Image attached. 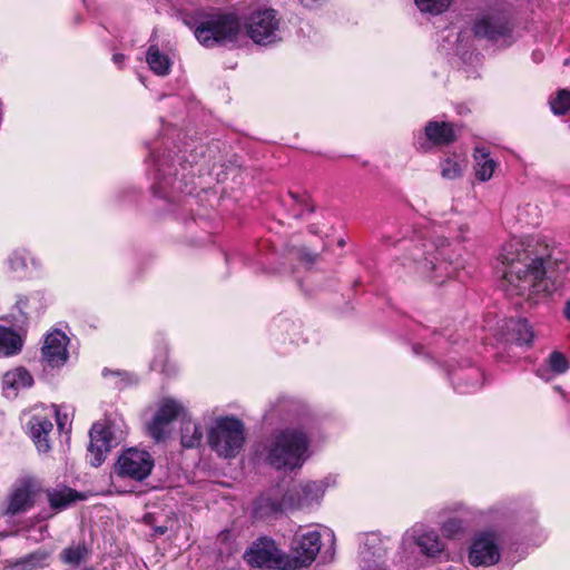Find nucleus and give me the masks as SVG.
Segmentation results:
<instances>
[{
    "label": "nucleus",
    "mask_w": 570,
    "mask_h": 570,
    "mask_svg": "<svg viewBox=\"0 0 570 570\" xmlns=\"http://www.w3.org/2000/svg\"><path fill=\"white\" fill-rule=\"evenodd\" d=\"M550 257L549 247L538 238H512L505 243L499 256L503 265L505 291L510 295L531 298L549 292L546 278V261Z\"/></svg>",
    "instance_id": "nucleus-1"
},
{
    "label": "nucleus",
    "mask_w": 570,
    "mask_h": 570,
    "mask_svg": "<svg viewBox=\"0 0 570 570\" xmlns=\"http://www.w3.org/2000/svg\"><path fill=\"white\" fill-rule=\"evenodd\" d=\"M242 422L234 417H219L208 432L210 446L223 458L236 456L244 445Z\"/></svg>",
    "instance_id": "nucleus-2"
},
{
    "label": "nucleus",
    "mask_w": 570,
    "mask_h": 570,
    "mask_svg": "<svg viewBox=\"0 0 570 570\" xmlns=\"http://www.w3.org/2000/svg\"><path fill=\"white\" fill-rule=\"evenodd\" d=\"M306 448L307 441L303 433L282 432L271 444L268 462L276 469H293L301 463Z\"/></svg>",
    "instance_id": "nucleus-3"
},
{
    "label": "nucleus",
    "mask_w": 570,
    "mask_h": 570,
    "mask_svg": "<svg viewBox=\"0 0 570 570\" xmlns=\"http://www.w3.org/2000/svg\"><path fill=\"white\" fill-rule=\"evenodd\" d=\"M240 32V23L234 14H216L207 18L195 29V37L205 47L233 42Z\"/></svg>",
    "instance_id": "nucleus-4"
},
{
    "label": "nucleus",
    "mask_w": 570,
    "mask_h": 570,
    "mask_svg": "<svg viewBox=\"0 0 570 570\" xmlns=\"http://www.w3.org/2000/svg\"><path fill=\"white\" fill-rule=\"evenodd\" d=\"M53 417L58 428L62 430L63 422L56 405H36L29 411L27 431L39 452L47 453L51 449L50 434L53 430Z\"/></svg>",
    "instance_id": "nucleus-5"
},
{
    "label": "nucleus",
    "mask_w": 570,
    "mask_h": 570,
    "mask_svg": "<svg viewBox=\"0 0 570 570\" xmlns=\"http://www.w3.org/2000/svg\"><path fill=\"white\" fill-rule=\"evenodd\" d=\"M473 31L476 37L502 45H509L512 40V27L509 18L499 11L481 14L474 22Z\"/></svg>",
    "instance_id": "nucleus-6"
},
{
    "label": "nucleus",
    "mask_w": 570,
    "mask_h": 570,
    "mask_svg": "<svg viewBox=\"0 0 570 570\" xmlns=\"http://www.w3.org/2000/svg\"><path fill=\"white\" fill-rule=\"evenodd\" d=\"M153 468L154 459L147 451L130 448L119 455L115 472L121 478L142 481L151 473Z\"/></svg>",
    "instance_id": "nucleus-7"
},
{
    "label": "nucleus",
    "mask_w": 570,
    "mask_h": 570,
    "mask_svg": "<svg viewBox=\"0 0 570 570\" xmlns=\"http://www.w3.org/2000/svg\"><path fill=\"white\" fill-rule=\"evenodd\" d=\"M501 535L495 531H482L472 540L469 562L474 567H491L500 561Z\"/></svg>",
    "instance_id": "nucleus-8"
},
{
    "label": "nucleus",
    "mask_w": 570,
    "mask_h": 570,
    "mask_svg": "<svg viewBox=\"0 0 570 570\" xmlns=\"http://www.w3.org/2000/svg\"><path fill=\"white\" fill-rule=\"evenodd\" d=\"M246 27L248 37L257 45H271L279 39V19L273 9L254 12Z\"/></svg>",
    "instance_id": "nucleus-9"
},
{
    "label": "nucleus",
    "mask_w": 570,
    "mask_h": 570,
    "mask_svg": "<svg viewBox=\"0 0 570 570\" xmlns=\"http://www.w3.org/2000/svg\"><path fill=\"white\" fill-rule=\"evenodd\" d=\"M245 559L255 567L293 570V567L288 566V557L282 556L274 542L267 539L254 542L245 553Z\"/></svg>",
    "instance_id": "nucleus-10"
},
{
    "label": "nucleus",
    "mask_w": 570,
    "mask_h": 570,
    "mask_svg": "<svg viewBox=\"0 0 570 570\" xmlns=\"http://www.w3.org/2000/svg\"><path fill=\"white\" fill-rule=\"evenodd\" d=\"M184 414V406L174 399L160 401L158 410L148 424L149 435L157 442L163 441L168 433V425L179 415Z\"/></svg>",
    "instance_id": "nucleus-11"
},
{
    "label": "nucleus",
    "mask_w": 570,
    "mask_h": 570,
    "mask_svg": "<svg viewBox=\"0 0 570 570\" xmlns=\"http://www.w3.org/2000/svg\"><path fill=\"white\" fill-rule=\"evenodd\" d=\"M321 550V533L317 530L307 531L298 537L293 547V558H288V566L293 570L307 567L317 557Z\"/></svg>",
    "instance_id": "nucleus-12"
},
{
    "label": "nucleus",
    "mask_w": 570,
    "mask_h": 570,
    "mask_svg": "<svg viewBox=\"0 0 570 570\" xmlns=\"http://www.w3.org/2000/svg\"><path fill=\"white\" fill-rule=\"evenodd\" d=\"M403 546L415 543L420 551L430 558H435L444 551V542L434 530H424L422 525H414L407 530L402 539Z\"/></svg>",
    "instance_id": "nucleus-13"
},
{
    "label": "nucleus",
    "mask_w": 570,
    "mask_h": 570,
    "mask_svg": "<svg viewBox=\"0 0 570 570\" xmlns=\"http://www.w3.org/2000/svg\"><path fill=\"white\" fill-rule=\"evenodd\" d=\"M115 443L110 426L107 423H95L90 430V443L88 452L92 466H99L106 458V454L112 449Z\"/></svg>",
    "instance_id": "nucleus-14"
},
{
    "label": "nucleus",
    "mask_w": 570,
    "mask_h": 570,
    "mask_svg": "<svg viewBox=\"0 0 570 570\" xmlns=\"http://www.w3.org/2000/svg\"><path fill=\"white\" fill-rule=\"evenodd\" d=\"M68 342L67 335L59 330L48 333L41 350L43 360L52 367L63 365L68 358Z\"/></svg>",
    "instance_id": "nucleus-15"
},
{
    "label": "nucleus",
    "mask_w": 570,
    "mask_h": 570,
    "mask_svg": "<svg viewBox=\"0 0 570 570\" xmlns=\"http://www.w3.org/2000/svg\"><path fill=\"white\" fill-rule=\"evenodd\" d=\"M425 136L435 145H449L456 139L453 126L444 121H430L425 126Z\"/></svg>",
    "instance_id": "nucleus-16"
},
{
    "label": "nucleus",
    "mask_w": 570,
    "mask_h": 570,
    "mask_svg": "<svg viewBox=\"0 0 570 570\" xmlns=\"http://www.w3.org/2000/svg\"><path fill=\"white\" fill-rule=\"evenodd\" d=\"M47 495L51 509L57 511L67 509L77 500L82 499L78 492L67 487L48 490Z\"/></svg>",
    "instance_id": "nucleus-17"
},
{
    "label": "nucleus",
    "mask_w": 570,
    "mask_h": 570,
    "mask_svg": "<svg viewBox=\"0 0 570 570\" xmlns=\"http://www.w3.org/2000/svg\"><path fill=\"white\" fill-rule=\"evenodd\" d=\"M475 176L481 181L489 180L495 168L497 163L489 157V153L483 147H476L474 151Z\"/></svg>",
    "instance_id": "nucleus-18"
},
{
    "label": "nucleus",
    "mask_w": 570,
    "mask_h": 570,
    "mask_svg": "<svg viewBox=\"0 0 570 570\" xmlns=\"http://www.w3.org/2000/svg\"><path fill=\"white\" fill-rule=\"evenodd\" d=\"M33 505L32 492L28 487L18 488L10 497L7 513L16 515Z\"/></svg>",
    "instance_id": "nucleus-19"
},
{
    "label": "nucleus",
    "mask_w": 570,
    "mask_h": 570,
    "mask_svg": "<svg viewBox=\"0 0 570 570\" xmlns=\"http://www.w3.org/2000/svg\"><path fill=\"white\" fill-rule=\"evenodd\" d=\"M32 376L29 372L23 367H17L11 371H8L3 375L2 384L6 391L13 390L18 391L20 389H26L32 385Z\"/></svg>",
    "instance_id": "nucleus-20"
},
{
    "label": "nucleus",
    "mask_w": 570,
    "mask_h": 570,
    "mask_svg": "<svg viewBox=\"0 0 570 570\" xmlns=\"http://www.w3.org/2000/svg\"><path fill=\"white\" fill-rule=\"evenodd\" d=\"M547 364L548 367H542L537 371L538 376L546 381L551 380V376L549 375L550 372L554 375H560L566 373L569 368V362L567 357L558 351H554L549 355Z\"/></svg>",
    "instance_id": "nucleus-21"
},
{
    "label": "nucleus",
    "mask_w": 570,
    "mask_h": 570,
    "mask_svg": "<svg viewBox=\"0 0 570 570\" xmlns=\"http://www.w3.org/2000/svg\"><path fill=\"white\" fill-rule=\"evenodd\" d=\"M147 63L149 68L158 76H166L170 71L171 60L170 58L160 52L158 47L150 46L147 51Z\"/></svg>",
    "instance_id": "nucleus-22"
},
{
    "label": "nucleus",
    "mask_w": 570,
    "mask_h": 570,
    "mask_svg": "<svg viewBox=\"0 0 570 570\" xmlns=\"http://www.w3.org/2000/svg\"><path fill=\"white\" fill-rule=\"evenodd\" d=\"M254 510L259 518H271L283 512V502L279 497L264 495L256 501Z\"/></svg>",
    "instance_id": "nucleus-23"
},
{
    "label": "nucleus",
    "mask_w": 570,
    "mask_h": 570,
    "mask_svg": "<svg viewBox=\"0 0 570 570\" xmlns=\"http://www.w3.org/2000/svg\"><path fill=\"white\" fill-rule=\"evenodd\" d=\"M22 347L21 337L10 328L0 326V355L17 354Z\"/></svg>",
    "instance_id": "nucleus-24"
},
{
    "label": "nucleus",
    "mask_w": 570,
    "mask_h": 570,
    "mask_svg": "<svg viewBox=\"0 0 570 570\" xmlns=\"http://www.w3.org/2000/svg\"><path fill=\"white\" fill-rule=\"evenodd\" d=\"M507 328L511 332V340L518 344H530L533 340V332L525 320H510Z\"/></svg>",
    "instance_id": "nucleus-25"
},
{
    "label": "nucleus",
    "mask_w": 570,
    "mask_h": 570,
    "mask_svg": "<svg viewBox=\"0 0 570 570\" xmlns=\"http://www.w3.org/2000/svg\"><path fill=\"white\" fill-rule=\"evenodd\" d=\"M203 431L200 426L191 421L184 420L181 423V444L185 448H195L200 444Z\"/></svg>",
    "instance_id": "nucleus-26"
},
{
    "label": "nucleus",
    "mask_w": 570,
    "mask_h": 570,
    "mask_svg": "<svg viewBox=\"0 0 570 570\" xmlns=\"http://www.w3.org/2000/svg\"><path fill=\"white\" fill-rule=\"evenodd\" d=\"M48 553L42 550L35 551L11 564L12 570H37L46 563Z\"/></svg>",
    "instance_id": "nucleus-27"
},
{
    "label": "nucleus",
    "mask_w": 570,
    "mask_h": 570,
    "mask_svg": "<svg viewBox=\"0 0 570 570\" xmlns=\"http://www.w3.org/2000/svg\"><path fill=\"white\" fill-rule=\"evenodd\" d=\"M88 550L85 543L71 544L63 549L60 557L61 560L73 568L78 567L87 559Z\"/></svg>",
    "instance_id": "nucleus-28"
},
{
    "label": "nucleus",
    "mask_w": 570,
    "mask_h": 570,
    "mask_svg": "<svg viewBox=\"0 0 570 570\" xmlns=\"http://www.w3.org/2000/svg\"><path fill=\"white\" fill-rule=\"evenodd\" d=\"M441 175L445 179H455L462 176L464 168L466 167L463 158H451L448 157L441 161Z\"/></svg>",
    "instance_id": "nucleus-29"
},
{
    "label": "nucleus",
    "mask_w": 570,
    "mask_h": 570,
    "mask_svg": "<svg viewBox=\"0 0 570 570\" xmlns=\"http://www.w3.org/2000/svg\"><path fill=\"white\" fill-rule=\"evenodd\" d=\"M452 0H414L421 12L440 14L449 9Z\"/></svg>",
    "instance_id": "nucleus-30"
},
{
    "label": "nucleus",
    "mask_w": 570,
    "mask_h": 570,
    "mask_svg": "<svg viewBox=\"0 0 570 570\" xmlns=\"http://www.w3.org/2000/svg\"><path fill=\"white\" fill-rule=\"evenodd\" d=\"M551 110L556 115H563L570 109V91L561 89L550 99Z\"/></svg>",
    "instance_id": "nucleus-31"
},
{
    "label": "nucleus",
    "mask_w": 570,
    "mask_h": 570,
    "mask_svg": "<svg viewBox=\"0 0 570 570\" xmlns=\"http://www.w3.org/2000/svg\"><path fill=\"white\" fill-rule=\"evenodd\" d=\"M327 543L328 549L323 552V564L335 559V534L333 530L323 527V544Z\"/></svg>",
    "instance_id": "nucleus-32"
},
{
    "label": "nucleus",
    "mask_w": 570,
    "mask_h": 570,
    "mask_svg": "<svg viewBox=\"0 0 570 570\" xmlns=\"http://www.w3.org/2000/svg\"><path fill=\"white\" fill-rule=\"evenodd\" d=\"M444 255V250H439L436 253V255H433L431 258H429L428 256H425L422 261V265H423V268L424 269H430V271H435V269H441L442 272H444V274L446 275H450L451 274V271H450V266L449 264L444 263V262H441L439 264V266L436 265L435 261H439V256H443Z\"/></svg>",
    "instance_id": "nucleus-33"
},
{
    "label": "nucleus",
    "mask_w": 570,
    "mask_h": 570,
    "mask_svg": "<svg viewBox=\"0 0 570 570\" xmlns=\"http://www.w3.org/2000/svg\"><path fill=\"white\" fill-rule=\"evenodd\" d=\"M445 535L454 537L462 530V522L458 519H450L442 525Z\"/></svg>",
    "instance_id": "nucleus-34"
},
{
    "label": "nucleus",
    "mask_w": 570,
    "mask_h": 570,
    "mask_svg": "<svg viewBox=\"0 0 570 570\" xmlns=\"http://www.w3.org/2000/svg\"><path fill=\"white\" fill-rule=\"evenodd\" d=\"M9 264H10V268L12 271H20L27 266L26 258L22 255L17 254V253L10 257Z\"/></svg>",
    "instance_id": "nucleus-35"
},
{
    "label": "nucleus",
    "mask_w": 570,
    "mask_h": 570,
    "mask_svg": "<svg viewBox=\"0 0 570 570\" xmlns=\"http://www.w3.org/2000/svg\"><path fill=\"white\" fill-rule=\"evenodd\" d=\"M301 2L306 7V8H316L317 4H318V0H301Z\"/></svg>",
    "instance_id": "nucleus-36"
},
{
    "label": "nucleus",
    "mask_w": 570,
    "mask_h": 570,
    "mask_svg": "<svg viewBox=\"0 0 570 570\" xmlns=\"http://www.w3.org/2000/svg\"><path fill=\"white\" fill-rule=\"evenodd\" d=\"M564 316L567 320L570 321V299L566 303V306H564Z\"/></svg>",
    "instance_id": "nucleus-37"
},
{
    "label": "nucleus",
    "mask_w": 570,
    "mask_h": 570,
    "mask_svg": "<svg viewBox=\"0 0 570 570\" xmlns=\"http://www.w3.org/2000/svg\"><path fill=\"white\" fill-rule=\"evenodd\" d=\"M122 59H124L122 55H119V53L114 55V61L115 62L119 63L120 61H122Z\"/></svg>",
    "instance_id": "nucleus-38"
},
{
    "label": "nucleus",
    "mask_w": 570,
    "mask_h": 570,
    "mask_svg": "<svg viewBox=\"0 0 570 570\" xmlns=\"http://www.w3.org/2000/svg\"><path fill=\"white\" fill-rule=\"evenodd\" d=\"M337 245H338V246H341V247H343V246L345 245V239H344V237H340V238L337 239Z\"/></svg>",
    "instance_id": "nucleus-39"
},
{
    "label": "nucleus",
    "mask_w": 570,
    "mask_h": 570,
    "mask_svg": "<svg viewBox=\"0 0 570 570\" xmlns=\"http://www.w3.org/2000/svg\"><path fill=\"white\" fill-rule=\"evenodd\" d=\"M156 531H157L159 534H164V533L166 532V528L159 527Z\"/></svg>",
    "instance_id": "nucleus-40"
},
{
    "label": "nucleus",
    "mask_w": 570,
    "mask_h": 570,
    "mask_svg": "<svg viewBox=\"0 0 570 570\" xmlns=\"http://www.w3.org/2000/svg\"><path fill=\"white\" fill-rule=\"evenodd\" d=\"M315 258H316V255H315L313 258H312V257H309V256H306L307 262H314V261H315Z\"/></svg>",
    "instance_id": "nucleus-41"
},
{
    "label": "nucleus",
    "mask_w": 570,
    "mask_h": 570,
    "mask_svg": "<svg viewBox=\"0 0 570 570\" xmlns=\"http://www.w3.org/2000/svg\"><path fill=\"white\" fill-rule=\"evenodd\" d=\"M18 307H20L22 304H24V302L22 299L18 301Z\"/></svg>",
    "instance_id": "nucleus-42"
}]
</instances>
